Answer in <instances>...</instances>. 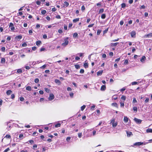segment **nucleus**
Masks as SVG:
<instances>
[{"label":"nucleus","mask_w":152,"mask_h":152,"mask_svg":"<svg viewBox=\"0 0 152 152\" xmlns=\"http://www.w3.org/2000/svg\"><path fill=\"white\" fill-rule=\"evenodd\" d=\"M149 101V99L148 98H147L145 100V102L146 103H148V102Z\"/></svg>","instance_id":"obj_60"},{"label":"nucleus","mask_w":152,"mask_h":152,"mask_svg":"<svg viewBox=\"0 0 152 152\" xmlns=\"http://www.w3.org/2000/svg\"><path fill=\"white\" fill-rule=\"evenodd\" d=\"M75 68L77 69H79L80 68V66L79 65H75Z\"/></svg>","instance_id":"obj_38"},{"label":"nucleus","mask_w":152,"mask_h":152,"mask_svg":"<svg viewBox=\"0 0 152 152\" xmlns=\"http://www.w3.org/2000/svg\"><path fill=\"white\" fill-rule=\"evenodd\" d=\"M39 82V80L38 78H36L34 80V82L35 83H37Z\"/></svg>","instance_id":"obj_31"},{"label":"nucleus","mask_w":152,"mask_h":152,"mask_svg":"<svg viewBox=\"0 0 152 152\" xmlns=\"http://www.w3.org/2000/svg\"><path fill=\"white\" fill-rule=\"evenodd\" d=\"M118 123L117 122H114L113 124H112V125L113 127H115L117 125Z\"/></svg>","instance_id":"obj_27"},{"label":"nucleus","mask_w":152,"mask_h":152,"mask_svg":"<svg viewBox=\"0 0 152 152\" xmlns=\"http://www.w3.org/2000/svg\"><path fill=\"white\" fill-rule=\"evenodd\" d=\"M60 126L61 124L60 123H58L55 125V127L56 128L60 127Z\"/></svg>","instance_id":"obj_33"},{"label":"nucleus","mask_w":152,"mask_h":152,"mask_svg":"<svg viewBox=\"0 0 152 152\" xmlns=\"http://www.w3.org/2000/svg\"><path fill=\"white\" fill-rule=\"evenodd\" d=\"M101 18L102 19H104L106 18V15L105 14H103L101 16Z\"/></svg>","instance_id":"obj_26"},{"label":"nucleus","mask_w":152,"mask_h":152,"mask_svg":"<svg viewBox=\"0 0 152 152\" xmlns=\"http://www.w3.org/2000/svg\"><path fill=\"white\" fill-rule=\"evenodd\" d=\"M137 101L136 100V99L135 98H134L133 99V100L132 101V103L134 104L135 103H137Z\"/></svg>","instance_id":"obj_29"},{"label":"nucleus","mask_w":152,"mask_h":152,"mask_svg":"<svg viewBox=\"0 0 152 152\" xmlns=\"http://www.w3.org/2000/svg\"><path fill=\"white\" fill-rule=\"evenodd\" d=\"M124 121L125 123H127L128 121V118L126 116H124Z\"/></svg>","instance_id":"obj_15"},{"label":"nucleus","mask_w":152,"mask_h":152,"mask_svg":"<svg viewBox=\"0 0 152 152\" xmlns=\"http://www.w3.org/2000/svg\"><path fill=\"white\" fill-rule=\"evenodd\" d=\"M27 46V44L26 42H24L22 44V46L23 47H26Z\"/></svg>","instance_id":"obj_44"},{"label":"nucleus","mask_w":152,"mask_h":152,"mask_svg":"<svg viewBox=\"0 0 152 152\" xmlns=\"http://www.w3.org/2000/svg\"><path fill=\"white\" fill-rule=\"evenodd\" d=\"M118 44V42H116V43H111V45L112 46H115Z\"/></svg>","instance_id":"obj_22"},{"label":"nucleus","mask_w":152,"mask_h":152,"mask_svg":"<svg viewBox=\"0 0 152 152\" xmlns=\"http://www.w3.org/2000/svg\"><path fill=\"white\" fill-rule=\"evenodd\" d=\"M67 25H66L65 24L64 25V29L65 30H67Z\"/></svg>","instance_id":"obj_63"},{"label":"nucleus","mask_w":152,"mask_h":152,"mask_svg":"<svg viewBox=\"0 0 152 152\" xmlns=\"http://www.w3.org/2000/svg\"><path fill=\"white\" fill-rule=\"evenodd\" d=\"M62 2H63L62 5H63V7H67L69 6V3L67 1H63Z\"/></svg>","instance_id":"obj_3"},{"label":"nucleus","mask_w":152,"mask_h":152,"mask_svg":"<svg viewBox=\"0 0 152 152\" xmlns=\"http://www.w3.org/2000/svg\"><path fill=\"white\" fill-rule=\"evenodd\" d=\"M45 50V48H43V47H42V48L40 49V51L41 52H42V51H44Z\"/></svg>","instance_id":"obj_56"},{"label":"nucleus","mask_w":152,"mask_h":152,"mask_svg":"<svg viewBox=\"0 0 152 152\" xmlns=\"http://www.w3.org/2000/svg\"><path fill=\"white\" fill-rule=\"evenodd\" d=\"M86 107V106L83 105L81 107V111H83Z\"/></svg>","instance_id":"obj_32"},{"label":"nucleus","mask_w":152,"mask_h":152,"mask_svg":"<svg viewBox=\"0 0 152 152\" xmlns=\"http://www.w3.org/2000/svg\"><path fill=\"white\" fill-rule=\"evenodd\" d=\"M42 44L41 42L40 41H38L36 42V44L37 46H39Z\"/></svg>","instance_id":"obj_23"},{"label":"nucleus","mask_w":152,"mask_h":152,"mask_svg":"<svg viewBox=\"0 0 152 152\" xmlns=\"http://www.w3.org/2000/svg\"><path fill=\"white\" fill-rule=\"evenodd\" d=\"M145 8V6L144 5H142L141 6L140 8V9H144Z\"/></svg>","instance_id":"obj_61"},{"label":"nucleus","mask_w":152,"mask_h":152,"mask_svg":"<svg viewBox=\"0 0 152 152\" xmlns=\"http://www.w3.org/2000/svg\"><path fill=\"white\" fill-rule=\"evenodd\" d=\"M112 105L116 107H118V105L116 103H112Z\"/></svg>","instance_id":"obj_25"},{"label":"nucleus","mask_w":152,"mask_h":152,"mask_svg":"<svg viewBox=\"0 0 152 152\" xmlns=\"http://www.w3.org/2000/svg\"><path fill=\"white\" fill-rule=\"evenodd\" d=\"M67 90L68 91H71L72 90L71 88L69 87L67 88Z\"/></svg>","instance_id":"obj_62"},{"label":"nucleus","mask_w":152,"mask_h":152,"mask_svg":"<svg viewBox=\"0 0 152 152\" xmlns=\"http://www.w3.org/2000/svg\"><path fill=\"white\" fill-rule=\"evenodd\" d=\"M70 139H71V137H67L66 138V140L67 142H69V141H70Z\"/></svg>","instance_id":"obj_49"},{"label":"nucleus","mask_w":152,"mask_h":152,"mask_svg":"<svg viewBox=\"0 0 152 152\" xmlns=\"http://www.w3.org/2000/svg\"><path fill=\"white\" fill-rule=\"evenodd\" d=\"M131 84H132V85H136L137 84V82H135V81H134V82H132Z\"/></svg>","instance_id":"obj_47"},{"label":"nucleus","mask_w":152,"mask_h":152,"mask_svg":"<svg viewBox=\"0 0 152 152\" xmlns=\"http://www.w3.org/2000/svg\"><path fill=\"white\" fill-rule=\"evenodd\" d=\"M58 32L59 33L61 34L63 33L62 30L61 29H59L58 30Z\"/></svg>","instance_id":"obj_51"},{"label":"nucleus","mask_w":152,"mask_h":152,"mask_svg":"<svg viewBox=\"0 0 152 152\" xmlns=\"http://www.w3.org/2000/svg\"><path fill=\"white\" fill-rule=\"evenodd\" d=\"M121 99L124 101H125L126 99V97L125 96L123 95L121 96Z\"/></svg>","instance_id":"obj_37"},{"label":"nucleus","mask_w":152,"mask_h":152,"mask_svg":"<svg viewBox=\"0 0 152 152\" xmlns=\"http://www.w3.org/2000/svg\"><path fill=\"white\" fill-rule=\"evenodd\" d=\"M46 66V64H44V65H43L42 66L40 67V69H44L45 68V67Z\"/></svg>","instance_id":"obj_48"},{"label":"nucleus","mask_w":152,"mask_h":152,"mask_svg":"<svg viewBox=\"0 0 152 152\" xmlns=\"http://www.w3.org/2000/svg\"><path fill=\"white\" fill-rule=\"evenodd\" d=\"M146 60V57L145 56H142L141 58L140 59V61L142 63H144L145 62V61Z\"/></svg>","instance_id":"obj_10"},{"label":"nucleus","mask_w":152,"mask_h":152,"mask_svg":"<svg viewBox=\"0 0 152 152\" xmlns=\"http://www.w3.org/2000/svg\"><path fill=\"white\" fill-rule=\"evenodd\" d=\"M133 110L134 111H135L136 112H137V107H133Z\"/></svg>","instance_id":"obj_39"},{"label":"nucleus","mask_w":152,"mask_h":152,"mask_svg":"<svg viewBox=\"0 0 152 152\" xmlns=\"http://www.w3.org/2000/svg\"><path fill=\"white\" fill-rule=\"evenodd\" d=\"M45 90L48 93L50 91V90L48 88H45Z\"/></svg>","instance_id":"obj_50"},{"label":"nucleus","mask_w":152,"mask_h":152,"mask_svg":"<svg viewBox=\"0 0 152 152\" xmlns=\"http://www.w3.org/2000/svg\"><path fill=\"white\" fill-rule=\"evenodd\" d=\"M79 18H76L75 19L73 20V22L74 23H76L79 21Z\"/></svg>","instance_id":"obj_19"},{"label":"nucleus","mask_w":152,"mask_h":152,"mask_svg":"<svg viewBox=\"0 0 152 152\" xmlns=\"http://www.w3.org/2000/svg\"><path fill=\"white\" fill-rule=\"evenodd\" d=\"M84 66L85 68H87L88 67V64L87 63H85L84 64Z\"/></svg>","instance_id":"obj_35"},{"label":"nucleus","mask_w":152,"mask_h":152,"mask_svg":"<svg viewBox=\"0 0 152 152\" xmlns=\"http://www.w3.org/2000/svg\"><path fill=\"white\" fill-rule=\"evenodd\" d=\"M55 82L56 83L58 84V85H60L61 84V82L58 79H56L55 80Z\"/></svg>","instance_id":"obj_14"},{"label":"nucleus","mask_w":152,"mask_h":152,"mask_svg":"<svg viewBox=\"0 0 152 152\" xmlns=\"http://www.w3.org/2000/svg\"><path fill=\"white\" fill-rule=\"evenodd\" d=\"M120 60V58H119L116 59L115 60V62H116L117 63Z\"/></svg>","instance_id":"obj_58"},{"label":"nucleus","mask_w":152,"mask_h":152,"mask_svg":"<svg viewBox=\"0 0 152 152\" xmlns=\"http://www.w3.org/2000/svg\"><path fill=\"white\" fill-rule=\"evenodd\" d=\"M22 38V36L20 35L16 36L15 37V40L18 41H19Z\"/></svg>","instance_id":"obj_7"},{"label":"nucleus","mask_w":152,"mask_h":152,"mask_svg":"<svg viewBox=\"0 0 152 152\" xmlns=\"http://www.w3.org/2000/svg\"><path fill=\"white\" fill-rule=\"evenodd\" d=\"M73 36L74 38L77 37H78V34L77 33H75L73 34Z\"/></svg>","instance_id":"obj_28"},{"label":"nucleus","mask_w":152,"mask_h":152,"mask_svg":"<svg viewBox=\"0 0 152 152\" xmlns=\"http://www.w3.org/2000/svg\"><path fill=\"white\" fill-rule=\"evenodd\" d=\"M124 103H123V102H120V106L121 107H124Z\"/></svg>","instance_id":"obj_54"},{"label":"nucleus","mask_w":152,"mask_h":152,"mask_svg":"<svg viewBox=\"0 0 152 152\" xmlns=\"http://www.w3.org/2000/svg\"><path fill=\"white\" fill-rule=\"evenodd\" d=\"M1 51L3 52H4L5 50V48L4 47H2L1 48Z\"/></svg>","instance_id":"obj_34"},{"label":"nucleus","mask_w":152,"mask_h":152,"mask_svg":"<svg viewBox=\"0 0 152 152\" xmlns=\"http://www.w3.org/2000/svg\"><path fill=\"white\" fill-rule=\"evenodd\" d=\"M121 6L122 8H124L126 7V4L124 3H123L121 4Z\"/></svg>","instance_id":"obj_46"},{"label":"nucleus","mask_w":152,"mask_h":152,"mask_svg":"<svg viewBox=\"0 0 152 152\" xmlns=\"http://www.w3.org/2000/svg\"><path fill=\"white\" fill-rule=\"evenodd\" d=\"M152 37V33H149L148 34L145 35L144 36V37L145 38H150Z\"/></svg>","instance_id":"obj_8"},{"label":"nucleus","mask_w":152,"mask_h":152,"mask_svg":"<svg viewBox=\"0 0 152 152\" xmlns=\"http://www.w3.org/2000/svg\"><path fill=\"white\" fill-rule=\"evenodd\" d=\"M54 98V96L53 94H50L49 95V96L48 97V100L49 101H52Z\"/></svg>","instance_id":"obj_4"},{"label":"nucleus","mask_w":152,"mask_h":152,"mask_svg":"<svg viewBox=\"0 0 152 152\" xmlns=\"http://www.w3.org/2000/svg\"><path fill=\"white\" fill-rule=\"evenodd\" d=\"M5 59L4 58H2L1 59V62L2 64H4L5 63Z\"/></svg>","instance_id":"obj_18"},{"label":"nucleus","mask_w":152,"mask_h":152,"mask_svg":"<svg viewBox=\"0 0 152 152\" xmlns=\"http://www.w3.org/2000/svg\"><path fill=\"white\" fill-rule=\"evenodd\" d=\"M129 61L128 60H125V61L124 63V64L125 65H127L128 64Z\"/></svg>","instance_id":"obj_36"},{"label":"nucleus","mask_w":152,"mask_h":152,"mask_svg":"<svg viewBox=\"0 0 152 152\" xmlns=\"http://www.w3.org/2000/svg\"><path fill=\"white\" fill-rule=\"evenodd\" d=\"M134 121L138 124H140L141 123V122L142 121V120L135 118L134 119Z\"/></svg>","instance_id":"obj_5"},{"label":"nucleus","mask_w":152,"mask_h":152,"mask_svg":"<svg viewBox=\"0 0 152 152\" xmlns=\"http://www.w3.org/2000/svg\"><path fill=\"white\" fill-rule=\"evenodd\" d=\"M113 99L116 100L117 99V97L116 95H114L112 97Z\"/></svg>","instance_id":"obj_45"},{"label":"nucleus","mask_w":152,"mask_h":152,"mask_svg":"<svg viewBox=\"0 0 152 152\" xmlns=\"http://www.w3.org/2000/svg\"><path fill=\"white\" fill-rule=\"evenodd\" d=\"M69 95L71 98H73V97L74 93L72 92H71L70 93Z\"/></svg>","instance_id":"obj_40"},{"label":"nucleus","mask_w":152,"mask_h":152,"mask_svg":"<svg viewBox=\"0 0 152 152\" xmlns=\"http://www.w3.org/2000/svg\"><path fill=\"white\" fill-rule=\"evenodd\" d=\"M77 55H78L80 57H82L83 56V53H80L77 54Z\"/></svg>","instance_id":"obj_42"},{"label":"nucleus","mask_w":152,"mask_h":152,"mask_svg":"<svg viewBox=\"0 0 152 152\" xmlns=\"http://www.w3.org/2000/svg\"><path fill=\"white\" fill-rule=\"evenodd\" d=\"M23 134H20L19 135V137L20 139H21V138L22 139L23 138Z\"/></svg>","instance_id":"obj_52"},{"label":"nucleus","mask_w":152,"mask_h":152,"mask_svg":"<svg viewBox=\"0 0 152 152\" xmlns=\"http://www.w3.org/2000/svg\"><path fill=\"white\" fill-rule=\"evenodd\" d=\"M126 134L127 136L128 137H129L133 135L132 132L129 131L127 132Z\"/></svg>","instance_id":"obj_11"},{"label":"nucleus","mask_w":152,"mask_h":152,"mask_svg":"<svg viewBox=\"0 0 152 152\" xmlns=\"http://www.w3.org/2000/svg\"><path fill=\"white\" fill-rule=\"evenodd\" d=\"M146 132L147 133H152V129H146Z\"/></svg>","instance_id":"obj_20"},{"label":"nucleus","mask_w":152,"mask_h":152,"mask_svg":"<svg viewBox=\"0 0 152 152\" xmlns=\"http://www.w3.org/2000/svg\"><path fill=\"white\" fill-rule=\"evenodd\" d=\"M106 89V86L105 85H102L101 88V90L104 91Z\"/></svg>","instance_id":"obj_16"},{"label":"nucleus","mask_w":152,"mask_h":152,"mask_svg":"<svg viewBox=\"0 0 152 152\" xmlns=\"http://www.w3.org/2000/svg\"><path fill=\"white\" fill-rule=\"evenodd\" d=\"M82 133H78V136L80 138H81L82 137Z\"/></svg>","instance_id":"obj_53"},{"label":"nucleus","mask_w":152,"mask_h":152,"mask_svg":"<svg viewBox=\"0 0 152 152\" xmlns=\"http://www.w3.org/2000/svg\"><path fill=\"white\" fill-rule=\"evenodd\" d=\"M10 149L9 148H8L4 150V152H7V151H10Z\"/></svg>","instance_id":"obj_64"},{"label":"nucleus","mask_w":152,"mask_h":152,"mask_svg":"<svg viewBox=\"0 0 152 152\" xmlns=\"http://www.w3.org/2000/svg\"><path fill=\"white\" fill-rule=\"evenodd\" d=\"M12 91L10 90H8L7 91L6 93L7 95H9L12 93Z\"/></svg>","instance_id":"obj_21"},{"label":"nucleus","mask_w":152,"mask_h":152,"mask_svg":"<svg viewBox=\"0 0 152 152\" xmlns=\"http://www.w3.org/2000/svg\"><path fill=\"white\" fill-rule=\"evenodd\" d=\"M5 137L10 139L11 138V136L9 134H7L5 136Z\"/></svg>","instance_id":"obj_57"},{"label":"nucleus","mask_w":152,"mask_h":152,"mask_svg":"<svg viewBox=\"0 0 152 152\" xmlns=\"http://www.w3.org/2000/svg\"><path fill=\"white\" fill-rule=\"evenodd\" d=\"M17 72L16 73H18L19 74H20L22 73L23 72L22 70L21 69H17Z\"/></svg>","instance_id":"obj_17"},{"label":"nucleus","mask_w":152,"mask_h":152,"mask_svg":"<svg viewBox=\"0 0 152 152\" xmlns=\"http://www.w3.org/2000/svg\"><path fill=\"white\" fill-rule=\"evenodd\" d=\"M9 28L11 31H13L15 30V27L14 26V25L13 23H10Z\"/></svg>","instance_id":"obj_6"},{"label":"nucleus","mask_w":152,"mask_h":152,"mask_svg":"<svg viewBox=\"0 0 152 152\" xmlns=\"http://www.w3.org/2000/svg\"><path fill=\"white\" fill-rule=\"evenodd\" d=\"M42 61H41L40 62H39V61H33L32 62L31 65H34L37 64H39L40 62H42Z\"/></svg>","instance_id":"obj_13"},{"label":"nucleus","mask_w":152,"mask_h":152,"mask_svg":"<svg viewBox=\"0 0 152 152\" xmlns=\"http://www.w3.org/2000/svg\"><path fill=\"white\" fill-rule=\"evenodd\" d=\"M84 71L83 69H81L80 70V73L83 74V73H84Z\"/></svg>","instance_id":"obj_59"},{"label":"nucleus","mask_w":152,"mask_h":152,"mask_svg":"<svg viewBox=\"0 0 152 152\" xmlns=\"http://www.w3.org/2000/svg\"><path fill=\"white\" fill-rule=\"evenodd\" d=\"M148 143V142H135L134 144V145H145Z\"/></svg>","instance_id":"obj_2"},{"label":"nucleus","mask_w":152,"mask_h":152,"mask_svg":"<svg viewBox=\"0 0 152 152\" xmlns=\"http://www.w3.org/2000/svg\"><path fill=\"white\" fill-rule=\"evenodd\" d=\"M104 9H100L99 11V13L101 14V13H103L104 12Z\"/></svg>","instance_id":"obj_30"},{"label":"nucleus","mask_w":152,"mask_h":152,"mask_svg":"<svg viewBox=\"0 0 152 152\" xmlns=\"http://www.w3.org/2000/svg\"><path fill=\"white\" fill-rule=\"evenodd\" d=\"M31 89V88L30 86H28L26 88V90L27 91H30Z\"/></svg>","instance_id":"obj_24"},{"label":"nucleus","mask_w":152,"mask_h":152,"mask_svg":"<svg viewBox=\"0 0 152 152\" xmlns=\"http://www.w3.org/2000/svg\"><path fill=\"white\" fill-rule=\"evenodd\" d=\"M46 13V11L45 10H43L41 12V13L42 15H44Z\"/></svg>","instance_id":"obj_43"},{"label":"nucleus","mask_w":152,"mask_h":152,"mask_svg":"<svg viewBox=\"0 0 152 152\" xmlns=\"http://www.w3.org/2000/svg\"><path fill=\"white\" fill-rule=\"evenodd\" d=\"M103 72V70H99L97 72V76L101 75Z\"/></svg>","instance_id":"obj_12"},{"label":"nucleus","mask_w":152,"mask_h":152,"mask_svg":"<svg viewBox=\"0 0 152 152\" xmlns=\"http://www.w3.org/2000/svg\"><path fill=\"white\" fill-rule=\"evenodd\" d=\"M69 38V37H66L65 38L64 40V42L62 44V45L65 47L68 45L69 42L68 41Z\"/></svg>","instance_id":"obj_1"},{"label":"nucleus","mask_w":152,"mask_h":152,"mask_svg":"<svg viewBox=\"0 0 152 152\" xmlns=\"http://www.w3.org/2000/svg\"><path fill=\"white\" fill-rule=\"evenodd\" d=\"M136 34V32L135 31H132L130 33L131 36L132 37H135Z\"/></svg>","instance_id":"obj_9"},{"label":"nucleus","mask_w":152,"mask_h":152,"mask_svg":"<svg viewBox=\"0 0 152 152\" xmlns=\"http://www.w3.org/2000/svg\"><path fill=\"white\" fill-rule=\"evenodd\" d=\"M36 4L37 5H40L41 4V2L40 1H36Z\"/></svg>","instance_id":"obj_55"},{"label":"nucleus","mask_w":152,"mask_h":152,"mask_svg":"<svg viewBox=\"0 0 152 152\" xmlns=\"http://www.w3.org/2000/svg\"><path fill=\"white\" fill-rule=\"evenodd\" d=\"M101 32V30H98L97 32V35H99Z\"/></svg>","instance_id":"obj_41"}]
</instances>
